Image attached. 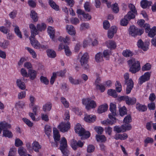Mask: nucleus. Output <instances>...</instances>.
<instances>
[{
    "mask_svg": "<svg viewBox=\"0 0 156 156\" xmlns=\"http://www.w3.org/2000/svg\"><path fill=\"white\" fill-rule=\"evenodd\" d=\"M128 62L129 67V71L132 73H135L140 70V63L135 58H132Z\"/></svg>",
    "mask_w": 156,
    "mask_h": 156,
    "instance_id": "f257e3e1",
    "label": "nucleus"
},
{
    "mask_svg": "<svg viewBox=\"0 0 156 156\" xmlns=\"http://www.w3.org/2000/svg\"><path fill=\"white\" fill-rule=\"evenodd\" d=\"M75 128L76 133H78L79 136H81V139H87L90 136V133L88 131H86L79 123L76 124Z\"/></svg>",
    "mask_w": 156,
    "mask_h": 156,
    "instance_id": "f03ea898",
    "label": "nucleus"
},
{
    "mask_svg": "<svg viewBox=\"0 0 156 156\" xmlns=\"http://www.w3.org/2000/svg\"><path fill=\"white\" fill-rule=\"evenodd\" d=\"M59 143V149L63 154V156H68L69 153V151L67 149L66 139L64 137H63L61 138Z\"/></svg>",
    "mask_w": 156,
    "mask_h": 156,
    "instance_id": "7ed1b4c3",
    "label": "nucleus"
},
{
    "mask_svg": "<svg viewBox=\"0 0 156 156\" xmlns=\"http://www.w3.org/2000/svg\"><path fill=\"white\" fill-rule=\"evenodd\" d=\"M82 102L83 105H85V108L87 110L95 108L97 106L96 102L94 100H91L90 98L83 99Z\"/></svg>",
    "mask_w": 156,
    "mask_h": 156,
    "instance_id": "20e7f679",
    "label": "nucleus"
},
{
    "mask_svg": "<svg viewBox=\"0 0 156 156\" xmlns=\"http://www.w3.org/2000/svg\"><path fill=\"white\" fill-rule=\"evenodd\" d=\"M129 35L135 37L137 35H141L143 33L144 30L142 29H139L134 26H132L129 29Z\"/></svg>",
    "mask_w": 156,
    "mask_h": 156,
    "instance_id": "39448f33",
    "label": "nucleus"
},
{
    "mask_svg": "<svg viewBox=\"0 0 156 156\" xmlns=\"http://www.w3.org/2000/svg\"><path fill=\"white\" fill-rule=\"evenodd\" d=\"M31 44L32 46L36 49H46V47L43 44H41L40 43L34 38L29 37Z\"/></svg>",
    "mask_w": 156,
    "mask_h": 156,
    "instance_id": "423d86ee",
    "label": "nucleus"
},
{
    "mask_svg": "<svg viewBox=\"0 0 156 156\" xmlns=\"http://www.w3.org/2000/svg\"><path fill=\"white\" fill-rule=\"evenodd\" d=\"M135 17V15L132 13L131 11H129L127 14L124 16V19L121 21V25L123 26H126L128 23V20L133 19Z\"/></svg>",
    "mask_w": 156,
    "mask_h": 156,
    "instance_id": "0eeeda50",
    "label": "nucleus"
},
{
    "mask_svg": "<svg viewBox=\"0 0 156 156\" xmlns=\"http://www.w3.org/2000/svg\"><path fill=\"white\" fill-rule=\"evenodd\" d=\"M89 58L88 53L86 52L82 56L80 60L81 66L85 69H87L88 68L87 62Z\"/></svg>",
    "mask_w": 156,
    "mask_h": 156,
    "instance_id": "6e6552de",
    "label": "nucleus"
},
{
    "mask_svg": "<svg viewBox=\"0 0 156 156\" xmlns=\"http://www.w3.org/2000/svg\"><path fill=\"white\" fill-rule=\"evenodd\" d=\"M120 99L121 100L125 101L126 103L128 105H134L136 102V99L135 98H131L127 96H121Z\"/></svg>",
    "mask_w": 156,
    "mask_h": 156,
    "instance_id": "1a4fd4ad",
    "label": "nucleus"
},
{
    "mask_svg": "<svg viewBox=\"0 0 156 156\" xmlns=\"http://www.w3.org/2000/svg\"><path fill=\"white\" fill-rule=\"evenodd\" d=\"M110 110L111 113L109 115V118L111 119H114L115 120V116L116 115V105L113 103H111L110 105Z\"/></svg>",
    "mask_w": 156,
    "mask_h": 156,
    "instance_id": "9d476101",
    "label": "nucleus"
},
{
    "mask_svg": "<svg viewBox=\"0 0 156 156\" xmlns=\"http://www.w3.org/2000/svg\"><path fill=\"white\" fill-rule=\"evenodd\" d=\"M58 128L62 132H67L70 128V123L67 122L65 123L62 122L58 126Z\"/></svg>",
    "mask_w": 156,
    "mask_h": 156,
    "instance_id": "9b49d317",
    "label": "nucleus"
},
{
    "mask_svg": "<svg viewBox=\"0 0 156 156\" xmlns=\"http://www.w3.org/2000/svg\"><path fill=\"white\" fill-rule=\"evenodd\" d=\"M151 73L147 72L140 77L139 79V83L141 85L144 83L149 80L151 76Z\"/></svg>",
    "mask_w": 156,
    "mask_h": 156,
    "instance_id": "f8f14e48",
    "label": "nucleus"
},
{
    "mask_svg": "<svg viewBox=\"0 0 156 156\" xmlns=\"http://www.w3.org/2000/svg\"><path fill=\"white\" fill-rule=\"evenodd\" d=\"M125 84L126 85V92L127 94H129L132 89L134 85L133 80L130 79L128 81L125 82Z\"/></svg>",
    "mask_w": 156,
    "mask_h": 156,
    "instance_id": "ddd939ff",
    "label": "nucleus"
},
{
    "mask_svg": "<svg viewBox=\"0 0 156 156\" xmlns=\"http://www.w3.org/2000/svg\"><path fill=\"white\" fill-rule=\"evenodd\" d=\"M137 45L138 48H140L144 51H146L148 49V43L144 42L141 39L139 40L137 42Z\"/></svg>",
    "mask_w": 156,
    "mask_h": 156,
    "instance_id": "4468645a",
    "label": "nucleus"
},
{
    "mask_svg": "<svg viewBox=\"0 0 156 156\" xmlns=\"http://www.w3.org/2000/svg\"><path fill=\"white\" fill-rule=\"evenodd\" d=\"M117 28L115 26H112L108 31V37L110 38H112L115 33L116 32Z\"/></svg>",
    "mask_w": 156,
    "mask_h": 156,
    "instance_id": "2eb2a0df",
    "label": "nucleus"
},
{
    "mask_svg": "<svg viewBox=\"0 0 156 156\" xmlns=\"http://www.w3.org/2000/svg\"><path fill=\"white\" fill-rule=\"evenodd\" d=\"M28 77H29L31 80H34L37 77V72L33 69H29L28 70Z\"/></svg>",
    "mask_w": 156,
    "mask_h": 156,
    "instance_id": "dca6fc26",
    "label": "nucleus"
},
{
    "mask_svg": "<svg viewBox=\"0 0 156 156\" xmlns=\"http://www.w3.org/2000/svg\"><path fill=\"white\" fill-rule=\"evenodd\" d=\"M67 32L70 35H75L76 34L75 29L73 26L71 25H67L66 27Z\"/></svg>",
    "mask_w": 156,
    "mask_h": 156,
    "instance_id": "f3484780",
    "label": "nucleus"
},
{
    "mask_svg": "<svg viewBox=\"0 0 156 156\" xmlns=\"http://www.w3.org/2000/svg\"><path fill=\"white\" fill-rule=\"evenodd\" d=\"M84 120L88 122H94L96 120V117L94 115H86L84 118Z\"/></svg>",
    "mask_w": 156,
    "mask_h": 156,
    "instance_id": "a211bd4d",
    "label": "nucleus"
},
{
    "mask_svg": "<svg viewBox=\"0 0 156 156\" xmlns=\"http://www.w3.org/2000/svg\"><path fill=\"white\" fill-rule=\"evenodd\" d=\"M32 145L33 149L36 152H39V150L41 148V146L37 141L34 142Z\"/></svg>",
    "mask_w": 156,
    "mask_h": 156,
    "instance_id": "6ab92c4d",
    "label": "nucleus"
},
{
    "mask_svg": "<svg viewBox=\"0 0 156 156\" xmlns=\"http://www.w3.org/2000/svg\"><path fill=\"white\" fill-rule=\"evenodd\" d=\"M53 133L55 141H59L60 139V135L58 130L56 128H53Z\"/></svg>",
    "mask_w": 156,
    "mask_h": 156,
    "instance_id": "aec40b11",
    "label": "nucleus"
},
{
    "mask_svg": "<svg viewBox=\"0 0 156 156\" xmlns=\"http://www.w3.org/2000/svg\"><path fill=\"white\" fill-rule=\"evenodd\" d=\"M108 108V105L107 104L101 105L98 107V112L99 113H101L106 111Z\"/></svg>",
    "mask_w": 156,
    "mask_h": 156,
    "instance_id": "412c9836",
    "label": "nucleus"
},
{
    "mask_svg": "<svg viewBox=\"0 0 156 156\" xmlns=\"http://www.w3.org/2000/svg\"><path fill=\"white\" fill-rule=\"evenodd\" d=\"M18 152L20 156H27L26 150L23 147H20L18 149Z\"/></svg>",
    "mask_w": 156,
    "mask_h": 156,
    "instance_id": "4be33fe9",
    "label": "nucleus"
},
{
    "mask_svg": "<svg viewBox=\"0 0 156 156\" xmlns=\"http://www.w3.org/2000/svg\"><path fill=\"white\" fill-rule=\"evenodd\" d=\"M30 16L34 22H36L38 21V17L37 14L35 11L34 10L31 11Z\"/></svg>",
    "mask_w": 156,
    "mask_h": 156,
    "instance_id": "5701e85b",
    "label": "nucleus"
},
{
    "mask_svg": "<svg viewBox=\"0 0 156 156\" xmlns=\"http://www.w3.org/2000/svg\"><path fill=\"white\" fill-rule=\"evenodd\" d=\"M136 108L140 112H144L147 109V108L146 106L140 104L139 103H136Z\"/></svg>",
    "mask_w": 156,
    "mask_h": 156,
    "instance_id": "b1692460",
    "label": "nucleus"
},
{
    "mask_svg": "<svg viewBox=\"0 0 156 156\" xmlns=\"http://www.w3.org/2000/svg\"><path fill=\"white\" fill-rule=\"evenodd\" d=\"M107 47L111 49H115L116 46L115 42L112 41H109L106 42Z\"/></svg>",
    "mask_w": 156,
    "mask_h": 156,
    "instance_id": "393cba45",
    "label": "nucleus"
},
{
    "mask_svg": "<svg viewBox=\"0 0 156 156\" xmlns=\"http://www.w3.org/2000/svg\"><path fill=\"white\" fill-rule=\"evenodd\" d=\"M16 83L18 87L21 90H24L26 88L25 83L21 81L20 79H17Z\"/></svg>",
    "mask_w": 156,
    "mask_h": 156,
    "instance_id": "a878e982",
    "label": "nucleus"
},
{
    "mask_svg": "<svg viewBox=\"0 0 156 156\" xmlns=\"http://www.w3.org/2000/svg\"><path fill=\"white\" fill-rule=\"evenodd\" d=\"M0 127H1L2 129H7L8 128H10L11 126L5 122H0Z\"/></svg>",
    "mask_w": 156,
    "mask_h": 156,
    "instance_id": "bb28decb",
    "label": "nucleus"
},
{
    "mask_svg": "<svg viewBox=\"0 0 156 156\" xmlns=\"http://www.w3.org/2000/svg\"><path fill=\"white\" fill-rule=\"evenodd\" d=\"M48 32L50 37L53 39L55 36V30L54 28L49 27L48 29Z\"/></svg>",
    "mask_w": 156,
    "mask_h": 156,
    "instance_id": "cd10ccee",
    "label": "nucleus"
},
{
    "mask_svg": "<svg viewBox=\"0 0 156 156\" xmlns=\"http://www.w3.org/2000/svg\"><path fill=\"white\" fill-rule=\"evenodd\" d=\"M147 33L149 37H154L156 34V27H154L152 29H150Z\"/></svg>",
    "mask_w": 156,
    "mask_h": 156,
    "instance_id": "c85d7f7f",
    "label": "nucleus"
},
{
    "mask_svg": "<svg viewBox=\"0 0 156 156\" xmlns=\"http://www.w3.org/2000/svg\"><path fill=\"white\" fill-rule=\"evenodd\" d=\"M151 2L146 0H143L141 2V5L144 9L147 8L148 6L151 5Z\"/></svg>",
    "mask_w": 156,
    "mask_h": 156,
    "instance_id": "c756f323",
    "label": "nucleus"
},
{
    "mask_svg": "<svg viewBox=\"0 0 156 156\" xmlns=\"http://www.w3.org/2000/svg\"><path fill=\"white\" fill-rule=\"evenodd\" d=\"M95 60L98 62L103 61V59L102 53L100 52L97 53L95 56Z\"/></svg>",
    "mask_w": 156,
    "mask_h": 156,
    "instance_id": "7c9ffc66",
    "label": "nucleus"
},
{
    "mask_svg": "<svg viewBox=\"0 0 156 156\" xmlns=\"http://www.w3.org/2000/svg\"><path fill=\"white\" fill-rule=\"evenodd\" d=\"M48 3L50 6L55 10L58 11L59 10V6L52 0H49Z\"/></svg>",
    "mask_w": 156,
    "mask_h": 156,
    "instance_id": "2f4dec72",
    "label": "nucleus"
},
{
    "mask_svg": "<svg viewBox=\"0 0 156 156\" xmlns=\"http://www.w3.org/2000/svg\"><path fill=\"white\" fill-rule=\"evenodd\" d=\"M52 107L51 104L50 102H48L43 107V110L44 111L46 112L47 111H50Z\"/></svg>",
    "mask_w": 156,
    "mask_h": 156,
    "instance_id": "473e14b6",
    "label": "nucleus"
},
{
    "mask_svg": "<svg viewBox=\"0 0 156 156\" xmlns=\"http://www.w3.org/2000/svg\"><path fill=\"white\" fill-rule=\"evenodd\" d=\"M96 139L98 142H105L106 140V138L105 136L104 135H96Z\"/></svg>",
    "mask_w": 156,
    "mask_h": 156,
    "instance_id": "72a5a7b5",
    "label": "nucleus"
},
{
    "mask_svg": "<svg viewBox=\"0 0 156 156\" xmlns=\"http://www.w3.org/2000/svg\"><path fill=\"white\" fill-rule=\"evenodd\" d=\"M48 56L51 58H54L56 56L55 52L53 50L49 49L47 51Z\"/></svg>",
    "mask_w": 156,
    "mask_h": 156,
    "instance_id": "f704fd0d",
    "label": "nucleus"
},
{
    "mask_svg": "<svg viewBox=\"0 0 156 156\" xmlns=\"http://www.w3.org/2000/svg\"><path fill=\"white\" fill-rule=\"evenodd\" d=\"M3 136L5 137H8L9 138H12V133L7 129H3Z\"/></svg>",
    "mask_w": 156,
    "mask_h": 156,
    "instance_id": "c9c22d12",
    "label": "nucleus"
},
{
    "mask_svg": "<svg viewBox=\"0 0 156 156\" xmlns=\"http://www.w3.org/2000/svg\"><path fill=\"white\" fill-rule=\"evenodd\" d=\"M122 55L126 57L132 56L133 55V52L129 50L126 49L123 51L122 52Z\"/></svg>",
    "mask_w": 156,
    "mask_h": 156,
    "instance_id": "e433bc0d",
    "label": "nucleus"
},
{
    "mask_svg": "<svg viewBox=\"0 0 156 156\" xmlns=\"http://www.w3.org/2000/svg\"><path fill=\"white\" fill-rule=\"evenodd\" d=\"M110 120L109 119H107L106 120L103 121L102 122V123L105 125H112L116 122V119H113Z\"/></svg>",
    "mask_w": 156,
    "mask_h": 156,
    "instance_id": "4c0bfd02",
    "label": "nucleus"
},
{
    "mask_svg": "<svg viewBox=\"0 0 156 156\" xmlns=\"http://www.w3.org/2000/svg\"><path fill=\"white\" fill-rule=\"evenodd\" d=\"M46 25L45 23H42L41 24H38L37 25V28L38 31H41L45 30Z\"/></svg>",
    "mask_w": 156,
    "mask_h": 156,
    "instance_id": "58836bf2",
    "label": "nucleus"
},
{
    "mask_svg": "<svg viewBox=\"0 0 156 156\" xmlns=\"http://www.w3.org/2000/svg\"><path fill=\"white\" fill-rule=\"evenodd\" d=\"M44 131L45 134L49 137L51 132V129L49 125H46L44 126Z\"/></svg>",
    "mask_w": 156,
    "mask_h": 156,
    "instance_id": "ea45409f",
    "label": "nucleus"
},
{
    "mask_svg": "<svg viewBox=\"0 0 156 156\" xmlns=\"http://www.w3.org/2000/svg\"><path fill=\"white\" fill-rule=\"evenodd\" d=\"M69 79L70 82L75 85L79 84L82 83V81L80 80H74L71 77H69Z\"/></svg>",
    "mask_w": 156,
    "mask_h": 156,
    "instance_id": "a19ab883",
    "label": "nucleus"
},
{
    "mask_svg": "<svg viewBox=\"0 0 156 156\" xmlns=\"http://www.w3.org/2000/svg\"><path fill=\"white\" fill-rule=\"evenodd\" d=\"M123 128H124V125H122L120 127L118 126H115L114 128V131H116L118 133L124 132Z\"/></svg>",
    "mask_w": 156,
    "mask_h": 156,
    "instance_id": "79ce46f5",
    "label": "nucleus"
},
{
    "mask_svg": "<svg viewBox=\"0 0 156 156\" xmlns=\"http://www.w3.org/2000/svg\"><path fill=\"white\" fill-rule=\"evenodd\" d=\"M9 41L5 40L2 42H0V46L4 49L6 48L9 45Z\"/></svg>",
    "mask_w": 156,
    "mask_h": 156,
    "instance_id": "37998d69",
    "label": "nucleus"
},
{
    "mask_svg": "<svg viewBox=\"0 0 156 156\" xmlns=\"http://www.w3.org/2000/svg\"><path fill=\"white\" fill-rule=\"evenodd\" d=\"M15 28L14 29V31L15 33L20 38H21L22 37V36L21 34V33L20 31L19 27L17 26H15Z\"/></svg>",
    "mask_w": 156,
    "mask_h": 156,
    "instance_id": "c03bdc74",
    "label": "nucleus"
},
{
    "mask_svg": "<svg viewBox=\"0 0 156 156\" xmlns=\"http://www.w3.org/2000/svg\"><path fill=\"white\" fill-rule=\"evenodd\" d=\"M108 94L114 98H116L117 97V94L115 90L109 89L108 91Z\"/></svg>",
    "mask_w": 156,
    "mask_h": 156,
    "instance_id": "a18cd8bd",
    "label": "nucleus"
},
{
    "mask_svg": "<svg viewBox=\"0 0 156 156\" xmlns=\"http://www.w3.org/2000/svg\"><path fill=\"white\" fill-rule=\"evenodd\" d=\"M129 7L131 12L135 14H137V11L136 9L135 6L133 4H130L129 5Z\"/></svg>",
    "mask_w": 156,
    "mask_h": 156,
    "instance_id": "49530a36",
    "label": "nucleus"
},
{
    "mask_svg": "<svg viewBox=\"0 0 156 156\" xmlns=\"http://www.w3.org/2000/svg\"><path fill=\"white\" fill-rule=\"evenodd\" d=\"M77 142L74 139H72L71 140V146L74 150H76L77 148Z\"/></svg>",
    "mask_w": 156,
    "mask_h": 156,
    "instance_id": "de8ad7c7",
    "label": "nucleus"
},
{
    "mask_svg": "<svg viewBox=\"0 0 156 156\" xmlns=\"http://www.w3.org/2000/svg\"><path fill=\"white\" fill-rule=\"evenodd\" d=\"M30 32L31 35L29 37L34 38L35 36L38 34V32L37 30V28H36L35 29H33L30 30Z\"/></svg>",
    "mask_w": 156,
    "mask_h": 156,
    "instance_id": "09e8293b",
    "label": "nucleus"
},
{
    "mask_svg": "<svg viewBox=\"0 0 156 156\" xmlns=\"http://www.w3.org/2000/svg\"><path fill=\"white\" fill-rule=\"evenodd\" d=\"M25 49H27L28 51L30 52V53L33 56V57L34 58H35L37 57V55L35 53V52L31 48H30L26 47L25 48Z\"/></svg>",
    "mask_w": 156,
    "mask_h": 156,
    "instance_id": "8fccbe9b",
    "label": "nucleus"
},
{
    "mask_svg": "<svg viewBox=\"0 0 156 156\" xmlns=\"http://www.w3.org/2000/svg\"><path fill=\"white\" fill-rule=\"evenodd\" d=\"M151 65L149 63H147L142 68V70L143 71H147L150 70L151 69Z\"/></svg>",
    "mask_w": 156,
    "mask_h": 156,
    "instance_id": "3c124183",
    "label": "nucleus"
},
{
    "mask_svg": "<svg viewBox=\"0 0 156 156\" xmlns=\"http://www.w3.org/2000/svg\"><path fill=\"white\" fill-rule=\"evenodd\" d=\"M89 28V24L88 23H82L80 26V30H83Z\"/></svg>",
    "mask_w": 156,
    "mask_h": 156,
    "instance_id": "603ef678",
    "label": "nucleus"
},
{
    "mask_svg": "<svg viewBox=\"0 0 156 156\" xmlns=\"http://www.w3.org/2000/svg\"><path fill=\"white\" fill-rule=\"evenodd\" d=\"M0 31L3 33L6 34L9 32V29L7 27L2 26L0 27Z\"/></svg>",
    "mask_w": 156,
    "mask_h": 156,
    "instance_id": "864d4df0",
    "label": "nucleus"
},
{
    "mask_svg": "<svg viewBox=\"0 0 156 156\" xmlns=\"http://www.w3.org/2000/svg\"><path fill=\"white\" fill-rule=\"evenodd\" d=\"M119 113L121 116H122L127 114V110L126 107H124L119 109Z\"/></svg>",
    "mask_w": 156,
    "mask_h": 156,
    "instance_id": "5fc2aeb1",
    "label": "nucleus"
},
{
    "mask_svg": "<svg viewBox=\"0 0 156 156\" xmlns=\"http://www.w3.org/2000/svg\"><path fill=\"white\" fill-rule=\"evenodd\" d=\"M94 129L98 133L100 134L102 133L104 131V129L101 126L95 127Z\"/></svg>",
    "mask_w": 156,
    "mask_h": 156,
    "instance_id": "6e6d98bb",
    "label": "nucleus"
},
{
    "mask_svg": "<svg viewBox=\"0 0 156 156\" xmlns=\"http://www.w3.org/2000/svg\"><path fill=\"white\" fill-rule=\"evenodd\" d=\"M16 151L17 150L16 148L12 147L10 149L9 155L11 156H15Z\"/></svg>",
    "mask_w": 156,
    "mask_h": 156,
    "instance_id": "4d7b16f0",
    "label": "nucleus"
},
{
    "mask_svg": "<svg viewBox=\"0 0 156 156\" xmlns=\"http://www.w3.org/2000/svg\"><path fill=\"white\" fill-rule=\"evenodd\" d=\"M40 80L42 83L45 85H48L49 83V80L47 78L43 76H41Z\"/></svg>",
    "mask_w": 156,
    "mask_h": 156,
    "instance_id": "13d9d810",
    "label": "nucleus"
},
{
    "mask_svg": "<svg viewBox=\"0 0 156 156\" xmlns=\"http://www.w3.org/2000/svg\"><path fill=\"white\" fill-rule=\"evenodd\" d=\"M112 9L114 12L117 13L119 11V9L117 4L115 3L112 6Z\"/></svg>",
    "mask_w": 156,
    "mask_h": 156,
    "instance_id": "bf43d9fd",
    "label": "nucleus"
},
{
    "mask_svg": "<svg viewBox=\"0 0 156 156\" xmlns=\"http://www.w3.org/2000/svg\"><path fill=\"white\" fill-rule=\"evenodd\" d=\"M116 89L118 92H120L121 90V85L119 82L116 81L115 83Z\"/></svg>",
    "mask_w": 156,
    "mask_h": 156,
    "instance_id": "052dcab7",
    "label": "nucleus"
},
{
    "mask_svg": "<svg viewBox=\"0 0 156 156\" xmlns=\"http://www.w3.org/2000/svg\"><path fill=\"white\" fill-rule=\"evenodd\" d=\"M131 118L130 115H128L125 117L123 120L124 122L127 124H128L129 122H131Z\"/></svg>",
    "mask_w": 156,
    "mask_h": 156,
    "instance_id": "680f3d73",
    "label": "nucleus"
},
{
    "mask_svg": "<svg viewBox=\"0 0 156 156\" xmlns=\"http://www.w3.org/2000/svg\"><path fill=\"white\" fill-rule=\"evenodd\" d=\"M23 120L28 126L31 127L33 126V123L28 119L24 118L23 119Z\"/></svg>",
    "mask_w": 156,
    "mask_h": 156,
    "instance_id": "e2e57ef3",
    "label": "nucleus"
},
{
    "mask_svg": "<svg viewBox=\"0 0 156 156\" xmlns=\"http://www.w3.org/2000/svg\"><path fill=\"white\" fill-rule=\"evenodd\" d=\"M23 144V142L19 138L16 139L15 141V145L16 146L18 147L22 145Z\"/></svg>",
    "mask_w": 156,
    "mask_h": 156,
    "instance_id": "0e129e2a",
    "label": "nucleus"
},
{
    "mask_svg": "<svg viewBox=\"0 0 156 156\" xmlns=\"http://www.w3.org/2000/svg\"><path fill=\"white\" fill-rule=\"evenodd\" d=\"M94 150V147L92 145H89L87 147V151L88 153H92Z\"/></svg>",
    "mask_w": 156,
    "mask_h": 156,
    "instance_id": "69168bd1",
    "label": "nucleus"
},
{
    "mask_svg": "<svg viewBox=\"0 0 156 156\" xmlns=\"http://www.w3.org/2000/svg\"><path fill=\"white\" fill-rule=\"evenodd\" d=\"M104 28L105 30H108L110 27V25L109 22L107 20H105L103 23Z\"/></svg>",
    "mask_w": 156,
    "mask_h": 156,
    "instance_id": "338daca9",
    "label": "nucleus"
},
{
    "mask_svg": "<svg viewBox=\"0 0 156 156\" xmlns=\"http://www.w3.org/2000/svg\"><path fill=\"white\" fill-rule=\"evenodd\" d=\"M61 101L66 107H68L69 106L68 102L66 101L64 97H62L61 99Z\"/></svg>",
    "mask_w": 156,
    "mask_h": 156,
    "instance_id": "774afa93",
    "label": "nucleus"
}]
</instances>
